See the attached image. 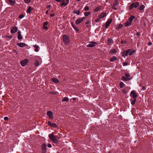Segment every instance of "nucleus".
<instances>
[{"mask_svg": "<svg viewBox=\"0 0 153 153\" xmlns=\"http://www.w3.org/2000/svg\"><path fill=\"white\" fill-rule=\"evenodd\" d=\"M4 120L5 121H7L8 120V118L7 117H4Z\"/></svg>", "mask_w": 153, "mask_h": 153, "instance_id": "nucleus-45", "label": "nucleus"}, {"mask_svg": "<svg viewBox=\"0 0 153 153\" xmlns=\"http://www.w3.org/2000/svg\"><path fill=\"white\" fill-rule=\"evenodd\" d=\"M89 8L88 6H86L84 9V10L85 11L88 10H89Z\"/></svg>", "mask_w": 153, "mask_h": 153, "instance_id": "nucleus-43", "label": "nucleus"}, {"mask_svg": "<svg viewBox=\"0 0 153 153\" xmlns=\"http://www.w3.org/2000/svg\"><path fill=\"white\" fill-rule=\"evenodd\" d=\"M30 0H24V2L25 3L28 4L30 2Z\"/></svg>", "mask_w": 153, "mask_h": 153, "instance_id": "nucleus-42", "label": "nucleus"}, {"mask_svg": "<svg viewBox=\"0 0 153 153\" xmlns=\"http://www.w3.org/2000/svg\"><path fill=\"white\" fill-rule=\"evenodd\" d=\"M89 23V21H86L85 22V24H88Z\"/></svg>", "mask_w": 153, "mask_h": 153, "instance_id": "nucleus-55", "label": "nucleus"}, {"mask_svg": "<svg viewBox=\"0 0 153 153\" xmlns=\"http://www.w3.org/2000/svg\"><path fill=\"white\" fill-rule=\"evenodd\" d=\"M128 65V63L126 62H124L123 63V66H126V65Z\"/></svg>", "mask_w": 153, "mask_h": 153, "instance_id": "nucleus-49", "label": "nucleus"}, {"mask_svg": "<svg viewBox=\"0 0 153 153\" xmlns=\"http://www.w3.org/2000/svg\"><path fill=\"white\" fill-rule=\"evenodd\" d=\"M56 1L60 2L62 1V3L60 5L61 6L65 7L68 5L69 2V0H55Z\"/></svg>", "mask_w": 153, "mask_h": 153, "instance_id": "nucleus-3", "label": "nucleus"}, {"mask_svg": "<svg viewBox=\"0 0 153 153\" xmlns=\"http://www.w3.org/2000/svg\"><path fill=\"white\" fill-rule=\"evenodd\" d=\"M112 21V20L111 19L106 22L105 26V27L106 28H107L108 27V26L111 22Z\"/></svg>", "mask_w": 153, "mask_h": 153, "instance_id": "nucleus-16", "label": "nucleus"}, {"mask_svg": "<svg viewBox=\"0 0 153 153\" xmlns=\"http://www.w3.org/2000/svg\"><path fill=\"white\" fill-rule=\"evenodd\" d=\"M135 51L134 50H133L132 51H131L129 53V55L130 56H131L134 53H135Z\"/></svg>", "mask_w": 153, "mask_h": 153, "instance_id": "nucleus-35", "label": "nucleus"}, {"mask_svg": "<svg viewBox=\"0 0 153 153\" xmlns=\"http://www.w3.org/2000/svg\"><path fill=\"white\" fill-rule=\"evenodd\" d=\"M51 80L55 83H57L59 82V80L56 78H53Z\"/></svg>", "mask_w": 153, "mask_h": 153, "instance_id": "nucleus-27", "label": "nucleus"}, {"mask_svg": "<svg viewBox=\"0 0 153 153\" xmlns=\"http://www.w3.org/2000/svg\"><path fill=\"white\" fill-rule=\"evenodd\" d=\"M46 145L45 143H43L42 145V149L44 153L46 152Z\"/></svg>", "mask_w": 153, "mask_h": 153, "instance_id": "nucleus-15", "label": "nucleus"}, {"mask_svg": "<svg viewBox=\"0 0 153 153\" xmlns=\"http://www.w3.org/2000/svg\"><path fill=\"white\" fill-rule=\"evenodd\" d=\"M122 92L123 93H126V91L125 90H124V89H123L122 90Z\"/></svg>", "mask_w": 153, "mask_h": 153, "instance_id": "nucleus-51", "label": "nucleus"}, {"mask_svg": "<svg viewBox=\"0 0 153 153\" xmlns=\"http://www.w3.org/2000/svg\"><path fill=\"white\" fill-rule=\"evenodd\" d=\"M48 125L54 127L55 128L57 127V126L55 123H52L50 121H48Z\"/></svg>", "mask_w": 153, "mask_h": 153, "instance_id": "nucleus-13", "label": "nucleus"}, {"mask_svg": "<svg viewBox=\"0 0 153 153\" xmlns=\"http://www.w3.org/2000/svg\"><path fill=\"white\" fill-rule=\"evenodd\" d=\"M76 31L79 32V29L77 28L76 26L73 28Z\"/></svg>", "mask_w": 153, "mask_h": 153, "instance_id": "nucleus-44", "label": "nucleus"}, {"mask_svg": "<svg viewBox=\"0 0 153 153\" xmlns=\"http://www.w3.org/2000/svg\"><path fill=\"white\" fill-rule=\"evenodd\" d=\"M135 17L134 16H131L128 19V21L130 22L131 23H132L133 20L135 19Z\"/></svg>", "mask_w": 153, "mask_h": 153, "instance_id": "nucleus-19", "label": "nucleus"}, {"mask_svg": "<svg viewBox=\"0 0 153 153\" xmlns=\"http://www.w3.org/2000/svg\"><path fill=\"white\" fill-rule=\"evenodd\" d=\"M124 84L123 82H120V88H122L124 85Z\"/></svg>", "mask_w": 153, "mask_h": 153, "instance_id": "nucleus-33", "label": "nucleus"}, {"mask_svg": "<svg viewBox=\"0 0 153 153\" xmlns=\"http://www.w3.org/2000/svg\"><path fill=\"white\" fill-rule=\"evenodd\" d=\"M48 10H47L45 12V13L46 14H48Z\"/></svg>", "mask_w": 153, "mask_h": 153, "instance_id": "nucleus-58", "label": "nucleus"}, {"mask_svg": "<svg viewBox=\"0 0 153 153\" xmlns=\"http://www.w3.org/2000/svg\"><path fill=\"white\" fill-rule=\"evenodd\" d=\"M33 47L35 48V51L36 52H38L39 50L38 49V46L36 45H34Z\"/></svg>", "mask_w": 153, "mask_h": 153, "instance_id": "nucleus-31", "label": "nucleus"}, {"mask_svg": "<svg viewBox=\"0 0 153 153\" xmlns=\"http://www.w3.org/2000/svg\"><path fill=\"white\" fill-rule=\"evenodd\" d=\"M139 3L138 2H136L132 3L129 6V9L131 10L133 7L136 8L139 6Z\"/></svg>", "mask_w": 153, "mask_h": 153, "instance_id": "nucleus-4", "label": "nucleus"}, {"mask_svg": "<svg viewBox=\"0 0 153 153\" xmlns=\"http://www.w3.org/2000/svg\"><path fill=\"white\" fill-rule=\"evenodd\" d=\"M144 6L143 5H141L138 8L140 10H143L144 8Z\"/></svg>", "mask_w": 153, "mask_h": 153, "instance_id": "nucleus-32", "label": "nucleus"}, {"mask_svg": "<svg viewBox=\"0 0 153 153\" xmlns=\"http://www.w3.org/2000/svg\"><path fill=\"white\" fill-rule=\"evenodd\" d=\"M131 51V50L130 49H128L127 50L121 53V55L123 57L127 56H128Z\"/></svg>", "mask_w": 153, "mask_h": 153, "instance_id": "nucleus-6", "label": "nucleus"}, {"mask_svg": "<svg viewBox=\"0 0 153 153\" xmlns=\"http://www.w3.org/2000/svg\"><path fill=\"white\" fill-rule=\"evenodd\" d=\"M125 76L127 77V78H128L130 76V74H129V73H126L125 74Z\"/></svg>", "mask_w": 153, "mask_h": 153, "instance_id": "nucleus-41", "label": "nucleus"}, {"mask_svg": "<svg viewBox=\"0 0 153 153\" xmlns=\"http://www.w3.org/2000/svg\"><path fill=\"white\" fill-rule=\"evenodd\" d=\"M17 45L21 47H23L26 45V44L25 43L20 42L17 44Z\"/></svg>", "mask_w": 153, "mask_h": 153, "instance_id": "nucleus-17", "label": "nucleus"}, {"mask_svg": "<svg viewBox=\"0 0 153 153\" xmlns=\"http://www.w3.org/2000/svg\"><path fill=\"white\" fill-rule=\"evenodd\" d=\"M72 99L74 101H76V100H77V99L76 98H74V97L72 98Z\"/></svg>", "mask_w": 153, "mask_h": 153, "instance_id": "nucleus-52", "label": "nucleus"}, {"mask_svg": "<svg viewBox=\"0 0 153 153\" xmlns=\"http://www.w3.org/2000/svg\"><path fill=\"white\" fill-rule=\"evenodd\" d=\"M137 100L136 99H134V100L131 102V104L134 105L135 103Z\"/></svg>", "mask_w": 153, "mask_h": 153, "instance_id": "nucleus-36", "label": "nucleus"}, {"mask_svg": "<svg viewBox=\"0 0 153 153\" xmlns=\"http://www.w3.org/2000/svg\"><path fill=\"white\" fill-rule=\"evenodd\" d=\"M112 41H113L112 39L110 38H109L108 39V44H110L112 42Z\"/></svg>", "mask_w": 153, "mask_h": 153, "instance_id": "nucleus-38", "label": "nucleus"}, {"mask_svg": "<svg viewBox=\"0 0 153 153\" xmlns=\"http://www.w3.org/2000/svg\"><path fill=\"white\" fill-rule=\"evenodd\" d=\"M55 15V14L54 13H52L51 14L50 16L51 17H53Z\"/></svg>", "mask_w": 153, "mask_h": 153, "instance_id": "nucleus-54", "label": "nucleus"}, {"mask_svg": "<svg viewBox=\"0 0 153 153\" xmlns=\"http://www.w3.org/2000/svg\"><path fill=\"white\" fill-rule=\"evenodd\" d=\"M108 153H110V152H108Z\"/></svg>", "mask_w": 153, "mask_h": 153, "instance_id": "nucleus-60", "label": "nucleus"}, {"mask_svg": "<svg viewBox=\"0 0 153 153\" xmlns=\"http://www.w3.org/2000/svg\"><path fill=\"white\" fill-rule=\"evenodd\" d=\"M100 18H99H99L95 20V21L96 22H98L100 21Z\"/></svg>", "mask_w": 153, "mask_h": 153, "instance_id": "nucleus-46", "label": "nucleus"}, {"mask_svg": "<svg viewBox=\"0 0 153 153\" xmlns=\"http://www.w3.org/2000/svg\"><path fill=\"white\" fill-rule=\"evenodd\" d=\"M18 30V28L16 26L13 27L10 31L11 33H14L16 32Z\"/></svg>", "mask_w": 153, "mask_h": 153, "instance_id": "nucleus-12", "label": "nucleus"}, {"mask_svg": "<svg viewBox=\"0 0 153 153\" xmlns=\"http://www.w3.org/2000/svg\"><path fill=\"white\" fill-rule=\"evenodd\" d=\"M48 24V22L47 21L44 22L43 24V28L45 29H47L48 27L46 26Z\"/></svg>", "mask_w": 153, "mask_h": 153, "instance_id": "nucleus-18", "label": "nucleus"}, {"mask_svg": "<svg viewBox=\"0 0 153 153\" xmlns=\"http://www.w3.org/2000/svg\"><path fill=\"white\" fill-rule=\"evenodd\" d=\"M90 13V12H86L84 13V15L85 16H87L89 15Z\"/></svg>", "mask_w": 153, "mask_h": 153, "instance_id": "nucleus-37", "label": "nucleus"}, {"mask_svg": "<svg viewBox=\"0 0 153 153\" xmlns=\"http://www.w3.org/2000/svg\"><path fill=\"white\" fill-rule=\"evenodd\" d=\"M24 17V16L23 14H22L19 16V18L20 19H22Z\"/></svg>", "mask_w": 153, "mask_h": 153, "instance_id": "nucleus-40", "label": "nucleus"}, {"mask_svg": "<svg viewBox=\"0 0 153 153\" xmlns=\"http://www.w3.org/2000/svg\"><path fill=\"white\" fill-rule=\"evenodd\" d=\"M97 44V43L95 42H92L90 43V44L87 46L88 47H92L96 46Z\"/></svg>", "mask_w": 153, "mask_h": 153, "instance_id": "nucleus-9", "label": "nucleus"}, {"mask_svg": "<svg viewBox=\"0 0 153 153\" xmlns=\"http://www.w3.org/2000/svg\"><path fill=\"white\" fill-rule=\"evenodd\" d=\"M74 13L76 14L79 15L80 13V10H74Z\"/></svg>", "mask_w": 153, "mask_h": 153, "instance_id": "nucleus-34", "label": "nucleus"}, {"mask_svg": "<svg viewBox=\"0 0 153 153\" xmlns=\"http://www.w3.org/2000/svg\"><path fill=\"white\" fill-rule=\"evenodd\" d=\"M121 79L123 81H127L131 79V78H126L124 76H122Z\"/></svg>", "mask_w": 153, "mask_h": 153, "instance_id": "nucleus-21", "label": "nucleus"}, {"mask_svg": "<svg viewBox=\"0 0 153 153\" xmlns=\"http://www.w3.org/2000/svg\"><path fill=\"white\" fill-rule=\"evenodd\" d=\"M117 58L115 57V56H113L110 59V61L111 62H113L117 59Z\"/></svg>", "mask_w": 153, "mask_h": 153, "instance_id": "nucleus-25", "label": "nucleus"}, {"mask_svg": "<svg viewBox=\"0 0 153 153\" xmlns=\"http://www.w3.org/2000/svg\"><path fill=\"white\" fill-rule=\"evenodd\" d=\"M109 52L112 54H114L116 53L117 51L114 49H112L110 50Z\"/></svg>", "mask_w": 153, "mask_h": 153, "instance_id": "nucleus-30", "label": "nucleus"}, {"mask_svg": "<svg viewBox=\"0 0 153 153\" xmlns=\"http://www.w3.org/2000/svg\"><path fill=\"white\" fill-rule=\"evenodd\" d=\"M49 139L54 143L55 144H57L58 143L56 137L52 134H51L48 135Z\"/></svg>", "mask_w": 153, "mask_h": 153, "instance_id": "nucleus-2", "label": "nucleus"}, {"mask_svg": "<svg viewBox=\"0 0 153 153\" xmlns=\"http://www.w3.org/2000/svg\"><path fill=\"white\" fill-rule=\"evenodd\" d=\"M101 6H99L96 7L94 10L95 12H97L100 10L101 9Z\"/></svg>", "mask_w": 153, "mask_h": 153, "instance_id": "nucleus-26", "label": "nucleus"}, {"mask_svg": "<svg viewBox=\"0 0 153 153\" xmlns=\"http://www.w3.org/2000/svg\"><path fill=\"white\" fill-rule=\"evenodd\" d=\"M119 4V3L117 0H114V3L113 5H111V8L114 10H117V8L116 7V6Z\"/></svg>", "mask_w": 153, "mask_h": 153, "instance_id": "nucleus-5", "label": "nucleus"}, {"mask_svg": "<svg viewBox=\"0 0 153 153\" xmlns=\"http://www.w3.org/2000/svg\"><path fill=\"white\" fill-rule=\"evenodd\" d=\"M8 1H9L10 4L12 6L14 5L16 3V1L15 0H8Z\"/></svg>", "mask_w": 153, "mask_h": 153, "instance_id": "nucleus-23", "label": "nucleus"}, {"mask_svg": "<svg viewBox=\"0 0 153 153\" xmlns=\"http://www.w3.org/2000/svg\"><path fill=\"white\" fill-rule=\"evenodd\" d=\"M62 39L64 44L65 45H68L70 42V38L66 35H64L62 36Z\"/></svg>", "mask_w": 153, "mask_h": 153, "instance_id": "nucleus-1", "label": "nucleus"}, {"mask_svg": "<svg viewBox=\"0 0 153 153\" xmlns=\"http://www.w3.org/2000/svg\"><path fill=\"white\" fill-rule=\"evenodd\" d=\"M46 114L51 119H53V113L52 111H48L47 112Z\"/></svg>", "mask_w": 153, "mask_h": 153, "instance_id": "nucleus-8", "label": "nucleus"}, {"mask_svg": "<svg viewBox=\"0 0 153 153\" xmlns=\"http://www.w3.org/2000/svg\"><path fill=\"white\" fill-rule=\"evenodd\" d=\"M130 96L131 97L134 98L135 99L137 96V94L136 93V91L134 90L132 91L130 93Z\"/></svg>", "mask_w": 153, "mask_h": 153, "instance_id": "nucleus-7", "label": "nucleus"}, {"mask_svg": "<svg viewBox=\"0 0 153 153\" xmlns=\"http://www.w3.org/2000/svg\"><path fill=\"white\" fill-rule=\"evenodd\" d=\"M8 37L10 38L11 39L12 38L13 36H8Z\"/></svg>", "mask_w": 153, "mask_h": 153, "instance_id": "nucleus-56", "label": "nucleus"}, {"mask_svg": "<svg viewBox=\"0 0 153 153\" xmlns=\"http://www.w3.org/2000/svg\"><path fill=\"white\" fill-rule=\"evenodd\" d=\"M62 102L65 101L68 102L69 101V99L68 97H65L62 98Z\"/></svg>", "mask_w": 153, "mask_h": 153, "instance_id": "nucleus-28", "label": "nucleus"}, {"mask_svg": "<svg viewBox=\"0 0 153 153\" xmlns=\"http://www.w3.org/2000/svg\"><path fill=\"white\" fill-rule=\"evenodd\" d=\"M126 43V41H125L123 40L121 42V44H124Z\"/></svg>", "mask_w": 153, "mask_h": 153, "instance_id": "nucleus-47", "label": "nucleus"}, {"mask_svg": "<svg viewBox=\"0 0 153 153\" xmlns=\"http://www.w3.org/2000/svg\"><path fill=\"white\" fill-rule=\"evenodd\" d=\"M71 24L72 26L73 27V28H74V27H75V26L74 25V24L72 22H71Z\"/></svg>", "mask_w": 153, "mask_h": 153, "instance_id": "nucleus-48", "label": "nucleus"}, {"mask_svg": "<svg viewBox=\"0 0 153 153\" xmlns=\"http://www.w3.org/2000/svg\"><path fill=\"white\" fill-rule=\"evenodd\" d=\"M106 15V13L105 12H102L98 16L99 18L102 19L105 17Z\"/></svg>", "mask_w": 153, "mask_h": 153, "instance_id": "nucleus-14", "label": "nucleus"}, {"mask_svg": "<svg viewBox=\"0 0 153 153\" xmlns=\"http://www.w3.org/2000/svg\"><path fill=\"white\" fill-rule=\"evenodd\" d=\"M152 45V43L151 42H149L148 44V45H149V46L151 45Z\"/></svg>", "mask_w": 153, "mask_h": 153, "instance_id": "nucleus-53", "label": "nucleus"}, {"mask_svg": "<svg viewBox=\"0 0 153 153\" xmlns=\"http://www.w3.org/2000/svg\"><path fill=\"white\" fill-rule=\"evenodd\" d=\"M48 146L49 148H51L52 147V146L51 144L50 143H49L48 144Z\"/></svg>", "mask_w": 153, "mask_h": 153, "instance_id": "nucleus-50", "label": "nucleus"}, {"mask_svg": "<svg viewBox=\"0 0 153 153\" xmlns=\"http://www.w3.org/2000/svg\"><path fill=\"white\" fill-rule=\"evenodd\" d=\"M17 33L18 34V39H19V40L22 39V37L21 35L20 31H19Z\"/></svg>", "mask_w": 153, "mask_h": 153, "instance_id": "nucleus-20", "label": "nucleus"}, {"mask_svg": "<svg viewBox=\"0 0 153 153\" xmlns=\"http://www.w3.org/2000/svg\"><path fill=\"white\" fill-rule=\"evenodd\" d=\"M123 25L122 24H119L117 27H116V30H117L123 27Z\"/></svg>", "mask_w": 153, "mask_h": 153, "instance_id": "nucleus-29", "label": "nucleus"}, {"mask_svg": "<svg viewBox=\"0 0 153 153\" xmlns=\"http://www.w3.org/2000/svg\"><path fill=\"white\" fill-rule=\"evenodd\" d=\"M80 0H76L77 1H80Z\"/></svg>", "mask_w": 153, "mask_h": 153, "instance_id": "nucleus-59", "label": "nucleus"}, {"mask_svg": "<svg viewBox=\"0 0 153 153\" xmlns=\"http://www.w3.org/2000/svg\"><path fill=\"white\" fill-rule=\"evenodd\" d=\"M28 62V59H26L20 62V63L22 66H24L26 65Z\"/></svg>", "mask_w": 153, "mask_h": 153, "instance_id": "nucleus-11", "label": "nucleus"}, {"mask_svg": "<svg viewBox=\"0 0 153 153\" xmlns=\"http://www.w3.org/2000/svg\"><path fill=\"white\" fill-rule=\"evenodd\" d=\"M131 24L132 23L129 21H127V22L125 23L124 24L126 27H127L130 26L131 25Z\"/></svg>", "mask_w": 153, "mask_h": 153, "instance_id": "nucleus-24", "label": "nucleus"}, {"mask_svg": "<svg viewBox=\"0 0 153 153\" xmlns=\"http://www.w3.org/2000/svg\"><path fill=\"white\" fill-rule=\"evenodd\" d=\"M39 65V62L37 61V60H36V62H35V63H34V65L35 66H38Z\"/></svg>", "mask_w": 153, "mask_h": 153, "instance_id": "nucleus-39", "label": "nucleus"}, {"mask_svg": "<svg viewBox=\"0 0 153 153\" xmlns=\"http://www.w3.org/2000/svg\"><path fill=\"white\" fill-rule=\"evenodd\" d=\"M33 9L32 8L31 6H29L28 7L27 9V10L26 12L27 13H30L31 11Z\"/></svg>", "mask_w": 153, "mask_h": 153, "instance_id": "nucleus-22", "label": "nucleus"}, {"mask_svg": "<svg viewBox=\"0 0 153 153\" xmlns=\"http://www.w3.org/2000/svg\"><path fill=\"white\" fill-rule=\"evenodd\" d=\"M50 7V5H48L47 6V8H49Z\"/></svg>", "mask_w": 153, "mask_h": 153, "instance_id": "nucleus-57", "label": "nucleus"}, {"mask_svg": "<svg viewBox=\"0 0 153 153\" xmlns=\"http://www.w3.org/2000/svg\"><path fill=\"white\" fill-rule=\"evenodd\" d=\"M85 18V17H82L77 19L75 22L76 24L77 25L79 24Z\"/></svg>", "mask_w": 153, "mask_h": 153, "instance_id": "nucleus-10", "label": "nucleus"}]
</instances>
